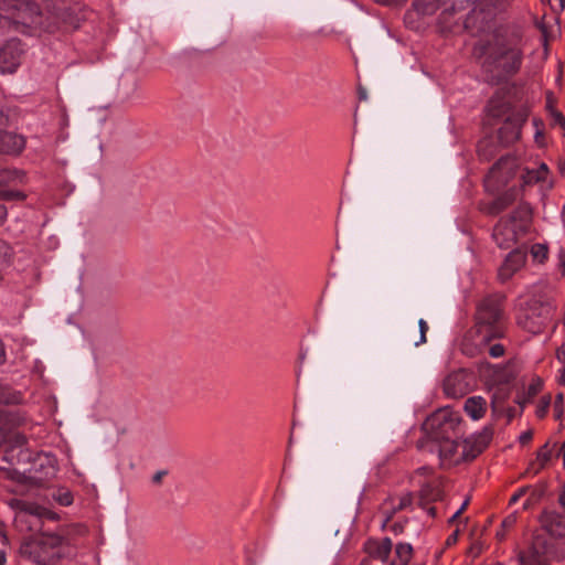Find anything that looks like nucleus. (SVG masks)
Here are the masks:
<instances>
[{
    "mask_svg": "<svg viewBox=\"0 0 565 565\" xmlns=\"http://www.w3.org/2000/svg\"><path fill=\"white\" fill-rule=\"evenodd\" d=\"M413 546L409 543H397L395 555L390 565H408L413 557Z\"/></svg>",
    "mask_w": 565,
    "mask_h": 565,
    "instance_id": "nucleus-21",
    "label": "nucleus"
},
{
    "mask_svg": "<svg viewBox=\"0 0 565 565\" xmlns=\"http://www.w3.org/2000/svg\"><path fill=\"white\" fill-rule=\"evenodd\" d=\"M541 525L551 536H565V512L544 511L540 518Z\"/></svg>",
    "mask_w": 565,
    "mask_h": 565,
    "instance_id": "nucleus-14",
    "label": "nucleus"
},
{
    "mask_svg": "<svg viewBox=\"0 0 565 565\" xmlns=\"http://www.w3.org/2000/svg\"><path fill=\"white\" fill-rule=\"evenodd\" d=\"M60 504L68 507L73 503V494L70 491L61 493L57 498Z\"/></svg>",
    "mask_w": 565,
    "mask_h": 565,
    "instance_id": "nucleus-37",
    "label": "nucleus"
},
{
    "mask_svg": "<svg viewBox=\"0 0 565 565\" xmlns=\"http://www.w3.org/2000/svg\"><path fill=\"white\" fill-rule=\"evenodd\" d=\"M551 406V395H544L541 397L535 414L537 418H544L548 412V408Z\"/></svg>",
    "mask_w": 565,
    "mask_h": 565,
    "instance_id": "nucleus-29",
    "label": "nucleus"
},
{
    "mask_svg": "<svg viewBox=\"0 0 565 565\" xmlns=\"http://www.w3.org/2000/svg\"><path fill=\"white\" fill-rule=\"evenodd\" d=\"M0 539H1L2 544L9 543V539L7 535V526H6L4 522H2V521H0Z\"/></svg>",
    "mask_w": 565,
    "mask_h": 565,
    "instance_id": "nucleus-42",
    "label": "nucleus"
},
{
    "mask_svg": "<svg viewBox=\"0 0 565 565\" xmlns=\"http://www.w3.org/2000/svg\"><path fill=\"white\" fill-rule=\"evenodd\" d=\"M514 160L511 157H501L489 170L484 178L487 188L499 189L505 185L514 175Z\"/></svg>",
    "mask_w": 565,
    "mask_h": 565,
    "instance_id": "nucleus-9",
    "label": "nucleus"
},
{
    "mask_svg": "<svg viewBox=\"0 0 565 565\" xmlns=\"http://www.w3.org/2000/svg\"><path fill=\"white\" fill-rule=\"evenodd\" d=\"M358 95H359V100H366L367 99V93H366V89L363 88L362 86H360L358 88Z\"/></svg>",
    "mask_w": 565,
    "mask_h": 565,
    "instance_id": "nucleus-48",
    "label": "nucleus"
},
{
    "mask_svg": "<svg viewBox=\"0 0 565 565\" xmlns=\"http://www.w3.org/2000/svg\"><path fill=\"white\" fill-rule=\"evenodd\" d=\"M6 562H7L6 553L0 550V565H4Z\"/></svg>",
    "mask_w": 565,
    "mask_h": 565,
    "instance_id": "nucleus-56",
    "label": "nucleus"
},
{
    "mask_svg": "<svg viewBox=\"0 0 565 565\" xmlns=\"http://www.w3.org/2000/svg\"><path fill=\"white\" fill-rule=\"evenodd\" d=\"M556 359L565 365V342L556 350Z\"/></svg>",
    "mask_w": 565,
    "mask_h": 565,
    "instance_id": "nucleus-43",
    "label": "nucleus"
},
{
    "mask_svg": "<svg viewBox=\"0 0 565 565\" xmlns=\"http://www.w3.org/2000/svg\"><path fill=\"white\" fill-rule=\"evenodd\" d=\"M418 327H419L420 337H419V340L417 342H415L416 345H419V344H423L426 342V333L428 331V324L424 319H420L418 321Z\"/></svg>",
    "mask_w": 565,
    "mask_h": 565,
    "instance_id": "nucleus-36",
    "label": "nucleus"
},
{
    "mask_svg": "<svg viewBox=\"0 0 565 565\" xmlns=\"http://www.w3.org/2000/svg\"><path fill=\"white\" fill-rule=\"evenodd\" d=\"M527 118V108H520L507 117L502 126L498 129L499 141L505 147L519 141L522 135V127Z\"/></svg>",
    "mask_w": 565,
    "mask_h": 565,
    "instance_id": "nucleus-8",
    "label": "nucleus"
},
{
    "mask_svg": "<svg viewBox=\"0 0 565 565\" xmlns=\"http://www.w3.org/2000/svg\"><path fill=\"white\" fill-rule=\"evenodd\" d=\"M468 504H469V499H466V500L462 502L461 507L457 510V511H458V513H461V514H462V512L467 509Z\"/></svg>",
    "mask_w": 565,
    "mask_h": 565,
    "instance_id": "nucleus-53",
    "label": "nucleus"
},
{
    "mask_svg": "<svg viewBox=\"0 0 565 565\" xmlns=\"http://www.w3.org/2000/svg\"><path fill=\"white\" fill-rule=\"evenodd\" d=\"M559 260L562 263V266L565 267V254L564 253L559 254Z\"/></svg>",
    "mask_w": 565,
    "mask_h": 565,
    "instance_id": "nucleus-63",
    "label": "nucleus"
},
{
    "mask_svg": "<svg viewBox=\"0 0 565 565\" xmlns=\"http://www.w3.org/2000/svg\"><path fill=\"white\" fill-rule=\"evenodd\" d=\"M553 414L556 420H559L564 415V395L563 393H558L555 396L553 404Z\"/></svg>",
    "mask_w": 565,
    "mask_h": 565,
    "instance_id": "nucleus-30",
    "label": "nucleus"
},
{
    "mask_svg": "<svg viewBox=\"0 0 565 565\" xmlns=\"http://www.w3.org/2000/svg\"><path fill=\"white\" fill-rule=\"evenodd\" d=\"M22 401V394L11 386L0 383V404L17 405Z\"/></svg>",
    "mask_w": 565,
    "mask_h": 565,
    "instance_id": "nucleus-22",
    "label": "nucleus"
},
{
    "mask_svg": "<svg viewBox=\"0 0 565 565\" xmlns=\"http://www.w3.org/2000/svg\"><path fill=\"white\" fill-rule=\"evenodd\" d=\"M473 443L479 447V450H486L493 438V428L484 426L479 433L470 436Z\"/></svg>",
    "mask_w": 565,
    "mask_h": 565,
    "instance_id": "nucleus-23",
    "label": "nucleus"
},
{
    "mask_svg": "<svg viewBox=\"0 0 565 565\" xmlns=\"http://www.w3.org/2000/svg\"><path fill=\"white\" fill-rule=\"evenodd\" d=\"M461 450L465 456V462L475 460L483 450H479V447L473 443V440L468 437L463 440L461 445Z\"/></svg>",
    "mask_w": 565,
    "mask_h": 565,
    "instance_id": "nucleus-26",
    "label": "nucleus"
},
{
    "mask_svg": "<svg viewBox=\"0 0 565 565\" xmlns=\"http://www.w3.org/2000/svg\"><path fill=\"white\" fill-rule=\"evenodd\" d=\"M556 306L550 301L533 299L527 303L524 318H519V324L533 334L540 333L553 317Z\"/></svg>",
    "mask_w": 565,
    "mask_h": 565,
    "instance_id": "nucleus-6",
    "label": "nucleus"
},
{
    "mask_svg": "<svg viewBox=\"0 0 565 565\" xmlns=\"http://www.w3.org/2000/svg\"><path fill=\"white\" fill-rule=\"evenodd\" d=\"M505 531H507V530H503V529H502L501 531H498V532H497V537H498L500 541H502V540L504 539V536H505Z\"/></svg>",
    "mask_w": 565,
    "mask_h": 565,
    "instance_id": "nucleus-58",
    "label": "nucleus"
},
{
    "mask_svg": "<svg viewBox=\"0 0 565 565\" xmlns=\"http://www.w3.org/2000/svg\"><path fill=\"white\" fill-rule=\"evenodd\" d=\"M488 109V115L491 116V117H500L502 116L505 110H504V106L503 105H497V103L494 100H491L487 107Z\"/></svg>",
    "mask_w": 565,
    "mask_h": 565,
    "instance_id": "nucleus-34",
    "label": "nucleus"
},
{
    "mask_svg": "<svg viewBox=\"0 0 565 565\" xmlns=\"http://www.w3.org/2000/svg\"><path fill=\"white\" fill-rule=\"evenodd\" d=\"M521 494H522V492L513 494L510 499V503L516 502L519 500V498L521 497Z\"/></svg>",
    "mask_w": 565,
    "mask_h": 565,
    "instance_id": "nucleus-59",
    "label": "nucleus"
},
{
    "mask_svg": "<svg viewBox=\"0 0 565 565\" xmlns=\"http://www.w3.org/2000/svg\"><path fill=\"white\" fill-rule=\"evenodd\" d=\"M489 143H490V142H488V141H481V142L479 143V146H478V154H479L480 157H483V156H484V153H483V148H484V146H487V145H489Z\"/></svg>",
    "mask_w": 565,
    "mask_h": 565,
    "instance_id": "nucleus-51",
    "label": "nucleus"
},
{
    "mask_svg": "<svg viewBox=\"0 0 565 565\" xmlns=\"http://www.w3.org/2000/svg\"><path fill=\"white\" fill-rule=\"evenodd\" d=\"M516 200L515 191L510 189L497 196L493 201L488 203H480L479 210L486 215L497 216L508 207H510Z\"/></svg>",
    "mask_w": 565,
    "mask_h": 565,
    "instance_id": "nucleus-16",
    "label": "nucleus"
},
{
    "mask_svg": "<svg viewBox=\"0 0 565 565\" xmlns=\"http://www.w3.org/2000/svg\"><path fill=\"white\" fill-rule=\"evenodd\" d=\"M505 296L492 294L482 298L473 316V327L469 337L475 345L482 350L493 340L502 339L507 333V316L504 312Z\"/></svg>",
    "mask_w": 565,
    "mask_h": 565,
    "instance_id": "nucleus-2",
    "label": "nucleus"
},
{
    "mask_svg": "<svg viewBox=\"0 0 565 565\" xmlns=\"http://www.w3.org/2000/svg\"><path fill=\"white\" fill-rule=\"evenodd\" d=\"M25 148V138L22 135L8 131L0 127V154L18 156Z\"/></svg>",
    "mask_w": 565,
    "mask_h": 565,
    "instance_id": "nucleus-15",
    "label": "nucleus"
},
{
    "mask_svg": "<svg viewBox=\"0 0 565 565\" xmlns=\"http://www.w3.org/2000/svg\"><path fill=\"white\" fill-rule=\"evenodd\" d=\"M457 380V376H448L445 381V391L448 395L456 396L457 392L451 388V386L455 384V381Z\"/></svg>",
    "mask_w": 565,
    "mask_h": 565,
    "instance_id": "nucleus-38",
    "label": "nucleus"
},
{
    "mask_svg": "<svg viewBox=\"0 0 565 565\" xmlns=\"http://www.w3.org/2000/svg\"><path fill=\"white\" fill-rule=\"evenodd\" d=\"M463 409L472 419L478 420L486 414L487 402L482 396H471L466 399Z\"/></svg>",
    "mask_w": 565,
    "mask_h": 565,
    "instance_id": "nucleus-18",
    "label": "nucleus"
},
{
    "mask_svg": "<svg viewBox=\"0 0 565 565\" xmlns=\"http://www.w3.org/2000/svg\"><path fill=\"white\" fill-rule=\"evenodd\" d=\"M439 454L440 465L443 468L448 469L454 466L465 462L462 450H459L460 445L457 438L443 439L435 443Z\"/></svg>",
    "mask_w": 565,
    "mask_h": 565,
    "instance_id": "nucleus-11",
    "label": "nucleus"
},
{
    "mask_svg": "<svg viewBox=\"0 0 565 565\" xmlns=\"http://www.w3.org/2000/svg\"><path fill=\"white\" fill-rule=\"evenodd\" d=\"M562 216H563V223L565 225V205L563 206Z\"/></svg>",
    "mask_w": 565,
    "mask_h": 565,
    "instance_id": "nucleus-64",
    "label": "nucleus"
},
{
    "mask_svg": "<svg viewBox=\"0 0 565 565\" xmlns=\"http://www.w3.org/2000/svg\"><path fill=\"white\" fill-rule=\"evenodd\" d=\"M531 255L539 263H544L547 259L548 248L545 244H534L531 247Z\"/></svg>",
    "mask_w": 565,
    "mask_h": 565,
    "instance_id": "nucleus-27",
    "label": "nucleus"
},
{
    "mask_svg": "<svg viewBox=\"0 0 565 565\" xmlns=\"http://www.w3.org/2000/svg\"><path fill=\"white\" fill-rule=\"evenodd\" d=\"M9 117L4 114V111L0 108V127H6L8 125Z\"/></svg>",
    "mask_w": 565,
    "mask_h": 565,
    "instance_id": "nucleus-47",
    "label": "nucleus"
},
{
    "mask_svg": "<svg viewBox=\"0 0 565 565\" xmlns=\"http://www.w3.org/2000/svg\"><path fill=\"white\" fill-rule=\"evenodd\" d=\"M8 505L12 510L28 513L30 515L42 516L45 509L36 503L29 502L25 500L13 498L8 501Z\"/></svg>",
    "mask_w": 565,
    "mask_h": 565,
    "instance_id": "nucleus-20",
    "label": "nucleus"
},
{
    "mask_svg": "<svg viewBox=\"0 0 565 565\" xmlns=\"http://www.w3.org/2000/svg\"><path fill=\"white\" fill-rule=\"evenodd\" d=\"M561 451H562V455H563V461H564V467H565V441L562 445Z\"/></svg>",
    "mask_w": 565,
    "mask_h": 565,
    "instance_id": "nucleus-62",
    "label": "nucleus"
},
{
    "mask_svg": "<svg viewBox=\"0 0 565 565\" xmlns=\"http://www.w3.org/2000/svg\"><path fill=\"white\" fill-rule=\"evenodd\" d=\"M505 353V348L501 343H495L490 345L489 354L491 358L498 359L503 356Z\"/></svg>",
    "mask_w": 565,
    "mask_h": 565,
    "instance_id": "nucleus-35",
    "label": "nucleus"
},
{
    "mask_svg": "<svg viewBox=\"0 0 565 565\" xmlns=\"http://www.w3.org/2000/svg\"><path fill=\"white\" fill-rule=\"evenodd\" d=\"M375 1L380 4L391 6V4H396L398 2H404L405 0H375Z\"/></svg>",
    "mask_w": 565,
    "mask_h": 565,
    "instance_id": "nucleus-49",
    "label": "nucleus"
},
{
    "mask_svg": "<svg viewBox=\"0 0 565 565\" xmlns=\"http://www.w3.org/2000/svg\"><path fill=\"white\" fill-rule=\"evenodd\" d=\"M427 513L431 516V518H435L436 516V513H437V510L435 507H428L427 508Z\"/></svg>",
    "mask_w": 565,
    "mask_h": 565,
    "instance_id": "nucleus-54",
    "label": "nucleus"
},
{
    "mask_svg": "<svg viewBox=\"0 0 565 565\" xmlns=\"http://www.w3.org/2000/svg\"><path fill=\"white\" fill-rule=\"evenodd\" d=\"M90 14L92 11L86 6L75 2L60 13V19L66 28L76 30Z\"/></svg>",
    "mask_w": 565,
    "mask_h": 565,
    "instance_id": "nucleus-13",
    "label": "nucleus"
},
{
    "mask_svg": "<svg viewBox=\"0 0 565 565\" xmlns=\"http://www.w3.org/2000/svg\"><path fill=\"white\" fill-rule=\"evenodd\" d=\"M473 54L483 57L481 66L490 82L501 84L509 82L521 71L524 44L518 34H495L491 42L477 43L473 46Z\"/></svg>",
    "mask_w": 565,
    "mask_h": 565,
    "instance_id": "nucleus-1",
    "label": "nucleus"
},
{
    "mask_svg": "<svg viewBox=\"0 0 565 565\" xmlns=\"http://www.w3.org/2000/svg\"><path fill=\"white\" fill-rule=\"evenodd\" d=\"M470 553H473V554H475V556L479 555V553H480V547H479V546H477V545H472V546L470 547Z\"/></svg>",
    "mask_w": 565,
    "mask_h": 565,
    "instance_id": "nucleus-57",
    "label": "nucleus"
},
{
    "mask_svg": "<svg viewBox=\"0 0 565 565\" xmlns=\"http://www.w3.org/2000/svg\"><path fill=\"white\" fill-rule=\"evenodd\" d=\"M557 382L559 385H565V365H563L561 370V375L558 376Z\"/></svg>",
    "mask_w": 565,
    "mask_h": 565,
    "instance_id": "nucleus-50",
    "label": "nucleus"
},
{
    "mask_svg": "<svg viewBox=\"0 0 565 565\" xmlns=\"http://www.w3.org/2000/svg\"><path fill=\"white\" fill-rule=\"evenodd\" d=\"M63 542L61 535L42 533L23 542L20 555L39 565H51L62 558Z\"/></svg>",
    "mask_w": 565,
    "mask_h": 565,
    "instance_id": "nucleus-3",
    "label": "nucleus"
},
{
    "mask_svg": "<svg viewBox=\"0 0 565 565\" xmlns=\"http://www.w3.org/2000/svg\"><path fill=\"white\" fill-rule=\"evenodd\" d=\"M413 503L412 493H405L398 499V503L393 508V514L399 511H403L411 507Z\"/></svg>",
    "mask_w": 565,
    "mask_h": 565,
    "instance_id": "nucleus-32",
    "label": "nucleus"
},
{
    "mask_svg": "<svg viewBox=\"0 0 565 565\" xmlns=\"http://www.w3.org/2000/svg\"><path fill=\"white\" fill-rule=\"evenodd\" d=\"M526 262V252L515 248L508 254L503 264L498 270V277L502 282L508 281L516 271H519Z\"/></svg>",
    "mask_w": 565,
    "mask_h": 565,
    "instance_id": "nucleus-12",
    "label": "nucleus"
},
{
    "mask_svg": "<svg viewBox=\"0 0 565 565\" xmlns=\"http://www.w3.org/2000/svg\"><path fill=\"white\" fill-rule=\"evenodd\" d=\"M461 515V513H458V511H456L452 516L448 520V523L451 524L454 523L459 516Z\"/></svg>",
    "mask_w": 565,
    "mask_h": 565,
    "instance_id": "nucleus-55",
    "label": "nucleus"
},
{
    "mask_svg": "<svg viewBox=\"0 0 565 565\" xmlns=\"http://www.w3.org/2000/svg\"><path fill=\"white\" fill-rule=\"evenodd\" d=\"M8 216V211L4 205H0V225L4 223Z\"/></svg>",
    "mask_w": 565,
    "mask_h": 565,
    "instance_id": "nucleus-46",
    "label": "nucleus"
},
{
    "mask_svg": "<svg viewBox=\"0 0 565 565\" xmlns=\"http://www.w3.org/2000/svg\"><path fill=\"white\" fill-rule=\"evenodd\" d=\"M7 361L6 347L3 341L0 339V365H3Z\"/></svg>",
    "mask_w": 565,
    "mask_h": 565,
    "instance_id": "nucleus-44",
    "label": "nucleus"
},
{
    "mask_svg": "<svg viewBox=\"0 0 565 565\" xmlns=\"http://www.w3.org/2000/svg\"><path fill=\"white\" fill-rule=\"evenodd\" d=\"M393 543L390 537L383 540L369 539L363 546L364 552L372 558L386 562L392 552Z\"/></svg>",
    "mask_w": 565,
    "mask_h": 565,
    "instance_id": "nucleus-17",
    "label": "nucleus"
},
{
    "mask_svg": "<svg viewBox=\"0 0 565 565\" xmlns=\"http://www.w3.org/2000/svg\"><path fill=\"white\" fill-rule=\"evenodd\" d=\"M414 9L424 15H431L439 9V0H414Z\"/></svg>",
    "mask_w": 565,
    "mask_h": 565,
    "instance_id": "nucleus-25",
    "label": "nucleus"
},
{
    "mask_svg": "<svg viewBox=\"0 0 565 565\" xmlns=\"http://www.w3.org/2000/svg\"><path fill=\"white\" fill-rule=\"evenodd\" d=\"M553 452L548 444L542 446L536 454V462L531 465L534 473H537L541 469H543L545 465L551 460Z\"/></svg>",
    "mask_w": 565,
    "mask_h": 565,
    "instance_id": "nucleus-24",
    "label": "nucleus"
},
{
    "mask_svg": "<svg viewBox=\"0 0 565 565\" xmlns=\"http://www.w3.org/2000/svg\"><path fill=\"white\" fill-rule=\"evenodd\" d=\"M461 416L450 408H441L433 413L424 424L429 439L433 443L458 438L460 434Z\"/></svg>",
    "mask_w": 565,
    "mask_h": 565,
    "instance_id": "nucleus-4",
    "label": "nucleus"
},
{
    "mask_svg": "<svg viewBox=\"0 0 565 565\" xmlns=\"http://www.w3.org/2000/svg\"><path fill=\"white\" fill-rule=\"evenodd\" d=\"M515 523H516V515L510 514L507 518H504V520L501 523V527L503 530H509V529L513 527L515 525Z\"/></svg>",
    "mask_w": 565,
    "mask_h": 565,
    "instance_id": "nucleus-39",
    "label": "nucleus"
},
{
    "mask_svg": "<svg viewBox=\"0 0 565 565\" xmlns=\"http://www.w3.org/2000/svg\"><path fill=\"white\" fill-rule=\"evenodd\" d=\"M558 501L563 507H565V488L564 491L561 493Z\"/></svg>",
    "mask_w": 565,
    "mask_h": 565,
    "instance_id": "nucleus-60",
    "label": "nucleus"
},
{
    "mask_svg": "<svg viewBox=\"0 0 565 565\" xmlns=\"http://www.w3.org/2000/svg\"><path fill=\"white\" fill-rule=\"evenodd\" d=\"M550 174V169L546 163L542 162L537 169L525 168L522 174V180L525 185H532L546 181Z\"/></svg>",
    "mask_w": 565,
    "mask_h": 565,
    "instance_id": "nucleus-19",
    "label": "nucleus"
},
{
    "mask_svg": "<svg viewBox=\"0 0 565 565\" xmlns=\"http://www.w3.org/2000/svg\"><path fill=\"white\" fill-rule=\"evenodd\" d=\"M23 53L21 40L17 38L8 40L0 49V72L14 73L21 64Z\"/></svg>",
    "mask_w": 565,
    "mask_h": 565,
    "instance_id": "nucleus-10",
    "label": "nucleus"
},
{
    "mask_svg": "<svg viewBox=\"0 0 565 565\" xmlns=\"http://www.w3.org/2000/svg\"><path fill=\"white\" fill-rule=\"evenodd\" d=\"M543 388V381L540 377L532 379L526 390V398L530 401L535 397Z\"/></svg>",
    "mask_w": 565,
    "mask_h": 565,
    "instance_id": "nucleus-28",
    "label": "nucleus"
},
{
    "mask_svg": "<svg viewBox=\"0 0 565 565\" xmlns=\"http://www.w3.org/2000/svg\"><path fill=\"white\" fill-rule=\"evenodd\" d=\"M552 126L559 127L563 136H565V116L557 110L552 111Z\"/></svg>",
    "mask_w": 565,
    "mask_h": 565,
    "instance_id": "nucleus-33",
    "label": "nucleus"
},
{
    "mask_svg": "<svg viewBox=\"0 0 565 565\" xmlns=\"http://www.w3.org/2000/svg\"><path fill=\"white\" fill-rule=\"evenodd\" d=\"M392 531L397 534V533H401L403 531V525L398 524V523H395L393 526H392Z\"/></svg>",
    "mask_w": 565,
    "mask_h": 565,
    "instance_id": "nucleus-52",
    "label": "nucleus"
},
{
    "mask_svg": "<svg viewBox=\"0 0 565 565\" xmlns=\"http://www.w3.org/2000/svg\"><path fill=\"white\" fill-rule=\"evenodd\" d=\"M513 1L514 0H476L473 9L466 19V28L476 26L479 22L478 29L483 30L498 14L507 12Z\"/></svg>",
    "mask_w": 565,
    "mask_h": 565,
    "instance_id": "nucleus-5",
    "label": "nucleus"
},
{
    "mask_svg": "<svg viewBox=\"0 0 565 565\" xmlns=\"http://www.w3.org/2000/svg\"><path fill=\"white\" fill-rule=\"evenodd\" d=\"M167 475V471L164 470H160V471H157L153 477H152V482L153 483H160L162 478Z\"/></svg>",
    "mask_w": 565,
    "mask_h": 565,
    "instance_id": "nucleus-45",
    "label": "nucleus"
},
{
    "mask_svg": "<svg viewBox=\"0 0 565 565\" xmlns=\"http://www.w3.org/2000/svg\"><path fill=\"white\" fill-rule=\"evenodd\" d=\"M26 196L23 192L17 190H0V199L4 201L24 200Z\"/></svg>",
    "mask_w": 565,
    "mask_h": 565,
    "instance_id": "nucleus-31",
    "label": "nucleus"
},
{
    "mask_svg": "<svg viewBox=\"0 0 565 565\" xmlns=\"http://www.w3.org/2000/svg\"><path fill=\"white\" fill-rule=\"evenodd\" d=\"M523 212H526V210L516 209L510 215L501 217L494 225L492 238L500 248L508 249L516 244L518 231L515 221Z\"/></svg>",
    "mask_w": 565,
    "mask_h": 565,
    "instance_id": "nucleus-7",
    "label": "nucleus"
},
{
    "mask_svg": "<svg viewBox=\"0 0 565 565\" xmlns=\"http://www.w3.org/2000/svg\"><path fill=\"white\" fill-rule=\"evenodd\" d=\"M532 438H533L532 430H525L520 435L519 441L521 445H526L532 440Z\"/></svg>",
    "mask_w": 565,
    "mask_h": 565,
    "instance_id": "nucleus-41",
    "label": "nucleus"
},
{
    "mask_svg": "<svg viewBox=\"0 0 565 565\" xmlns=\"http://www.w3.org/2000/svg\"><path fill=\"white\" fill-rule=\"evenodd\" d=\"M460 530L456 529L446 540V546H452L458 542Z\"/></svg>",
    "mask_w": 565,
    "mask_h": 565,
    "instance_id": "nucleus-40",
    "label": "nucleus"
},
{
    "mask_svg": "<svg viewBox=\"0 0 565 565\" xmlns=\"http://www.w3.org/2000/svg\"><path fill=\"white\" fill-rule=\"evenodd\" d=\"M9 0H0V10H7V2Z\"/></svg>",
    "mask_w": 565,
    "mask_h": 565,
    "instance_id": "nucleus-61",
    "label": "nucleus"
}]
</instances>
